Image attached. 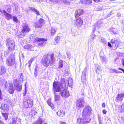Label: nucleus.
<instances>
[{
    "mask_svg": "<svg viewBox=\"0 0 124 124\" xmlns=\"http://www.w3.org/2000/svg\"><path fill=\"white\" fill-rule=\"evenodd\" d=\"M65 82L64 80H62L61 82L58 81H54L53 85V90L54 92H59L61 91V87L63 89H67L68 86L67 84L66 86Z\"/></svg>",
    "mask_w": 124,
    "mask_h": 124,
    "instance_id": "f257e3e1",
    "label": "nucleus"
},
{
    "mask_svg": "<svg viewBox=\"0 0 124 124\" xmlns=\"http://www.w3.org/2000/svg\"><path fill=\"white\" fill-rule=\"evenodd\" d=\"M44 55L41 61V63L44 66L47 67L48 66L50 63L53 62L54 60L55 57H54V54H51L50 55L47 54Z\"/></svg>",
    "mask_w": 124,
    "mask_h": 124,
    "instance_id": "f03ea898",
    "label": "nucleus"
},
{
    "mask_svg": "<svg viewBox=\"0 0 124 124\" xmlns=\"http://www.w3.org/2000/svg\"><path fill=\"white\" fill-rule=\"evenodd\" d=\"M6 43L9 51H13L15 49V42L11 38L7 39L6 41Z\"/></svg>",
    "mask_w": 124,
    "mask_h": 124,
    "instance_id": "7ed1b4c3",
    "label": "nucleus"
},
{
    "mask_svg": "<svg viewBox=\"0 0 124 124\" xmlns=\"http://www.w3.org/2000/svg\"><path fill=\"white\" fill-rule=\"evenodd\" d=\"M15 56L14 54H10L7 58L6 61L7 65L9 66H12L15 64Z\"/></svg>",
    "mask_w": 124,
    "mask_h": 124,
    "instance_id": "20e7f679",
    "label": "nucleus"
},
{
    "mask_svg": "<svg viewBox=\"0 0 124 124\" xmlns=\"http://www.w3.org/2000/svg\"><path fill=\"white\" fill-rule=\"evenodd\" d=\"M91 108L89 106L86 107L84 109L82 115L83 117H88L90 115L91 113Z\"/></svg>",
    "mask_w": 124,
    "mask_h": 124,
    "instance_id": "39448f33",
    "label": "nucleus"
},
{
    "mask_svg": "<svg viewBox=\"0 0 124 124\" xmlns=\"http://www.w3.org/2000/svg\"><path fill=\"white\" fill-rule=\"evenodd\" d=\"M85 101L83 97L80 98L77 100L76 102L77 108L78 109L84 107Z\"/></svg>",
    "mask_w": 124,
    "mask_h": 124,
    "instance_id": "423d86ee",
    "label": "nucleus"
},
{
    "mask_svg": "<svg viewBox=\"0 0 124 124\" xmlns=\"http://www.w3.org/2000/svg\"><path fill=\"white\" fill-rule=\"evenodd\" d=\"M84 118H83L82 119L80 118H78L77 122L80 124H84L85 123H89L91 120L89 117Z\"/></svg>",
    "mask_w": 124,
    "mask_h": 124,
    "instance_id": "0eeeda50",
    "label": "nucleus"
},
{
    "mask_svg": "<svg viewBox=\"0 0 124 124\" xmlns=\"http://www.w3.org/2000/svg\"><path fill=\"white\" fill-rule=\"evenodd\" d=\"M13 83L16 90L17 92L20 91L22 89V85L18 82L16 79L14 80Z\"/></svg>",
    "mask_w": 124,
    "mask_h": 124,
    "instance_id": "6e6552de",
    "label": "nucleus"
},
{
    "mask_svg": "<svg viewBox=\"0 0 124 124\" xmlns=\"http://www.w3.org/2000/svg\"><path fill=\"white\" fill-rule=\"evenodd\" d=\"M110 42L112 44V46H116L115 49H116L119 46L120 42L119 40L115 38L111 39Z\"/></svg>",
    "mask_w": 124,
    "mask_h": 124,
    "instance_id": "1a4fd4ad",
    "label": "nucleus"
},
{
    "mask_svg": "<svg viewBox=\"0 0 124 124\" xmlns=\"http://www.w3.org/2000/svg\"><path fill=\"white\" fill-rule=\"evenodd\" d=\"M33 104V101L32 100H28L26 101L25 102L24 106L26 108H31Z\"/></svg>",
    "mask_w": 124,
    "mask_h": 124,
    "instance_id": "9d476101",
    "label": "nucleus"
},
{
    "mask_svg": "<svg viewBox=\"0 0 124 124\" xmlns=\"http://www.w3.org/2000/svg\"><path fill=\"white\" fill-rule=\"evenodd\" d=\"M87 68L86 67L84 70L83 71L81 76V79L82 82H84L86 80V75L87 73Z\"/></svg>",
    "mask_w": 124,
    "mask_h": 124,
    "instance_id": "9b49d317",
    "label": "nucleus"
},
{
    "mask_svg": "<svg viewBox=\"0 0 124 124\" xmlns=\"http://www.w3.org/2000/svg\"><path fill=\"white\" fill-rule=\"evenodd\" d=\"M63 89V90H61L60 92V93L61 96L64 98L68 97L70 94L69 93V92Z\"/></svg>",
    "mask_w": 124,
    "mask_h": 124,
    "instance_id": "f8f14e48",
    "label": "nucleus"
},
{
    "mask_svg": "<svg viewBox=\"0 0 124 124\" xmlns=\"http://www.w3.org/2000/svg\"><path fill=\"white\" fill-rule=\"evenodd\" d=\"M30 31V29L28 25L25 23L23 24V29L21 31L23 33L26 34L27 32H28Z\"/></svg>",
    "mask_w": 124,
    "mask_h": 124,
    "instance_id": "ddd939ff",
    "label": "nucleus"
},
{
    "mask_svg": "<svg viewBox=\"0 0 124 124\" xmlns=\"http://www.w3.org/2000/svg\"><path fill=\"white\" fill-rule=\"evenodd\" d=\"M83 23V20L81 18L79 17L76 20L75 25L80 27L82 25Z\"/></svg>",
    "mask_w": 124,
    "mask_h": 124,
    "instance_id": "4468645a",
    "label": "nucleus"
},
{
    "mask_svg": "<svg viewBox=\"0 0 124 124\" xmlns=\"http://www.w3.org/2000/svg\"><path fill=\"white\" fill-rule=\"evenodd\" d=\"M47 40V39L45 38H36L35 40V42H39L41 41V42L38 43V45L42 46L43 45L45 41H46Z\"/></svg>",
    "mask_w": 124,
    "mask_h": 124,
    "instance_id": "2eb2a0df",
    "label": "nucleus"
},
{
    "mask_svg": "<svg viewBox=\"0 0 124 124\" xmlns=\"http://www.w3.org/2000/svg\"><path fill=\"white\" fill-rule=\"evenodd\" d=\"M124 93H119L118 94L116 97V100L118 102L122 100L124 98Z\"/></svg>",
    "mask_w": 124,
    "mask_h": 124,
    "instance_id": "dca6fc26",
    "label": "nucleus"
},
{
    "mask_svg": "<svg viewBox=\"0 0 124 124\" xmlns=\"http://www.w3.org/2000/svg\"><path fill=\"white\" fill-rule=\"evenodd\" d=\"M64 80L65 82V83L66 84V86L67 84H68V87L69 86L70 87H72L73 84V80L72 78H69V79L67 81H65L64 79H62V80Z\"/></svg>",
    "mask_w": 124,
    "mask_h": 124,
    "instance_id": "f3484780",
    "label": "nucleus"
},
{
    "mask_svg": "<svg viewBox=\"0 0 124 124\" xmlns=\"http://www.w3.org/2000/svg\"><path fill=\"white\" fill-rule=\"evenodd\" d=\"M21 120L18 117L14 118L12 119V124H19Z\"/></svg>",
    "mask_w": 124,
    "mask_h": 124,
    "instance_id": "a211bd4d",
    "label": "nucleus"
},
{
    "mask_svg": "<svg viewBox=\"0 0 124 124\" xmlns=\"http://www.w3.org/2000/svg\"><path fill=\"white\" fill-rule=\"evenodd\" d=\"M1 109L4 110L5 112H8L9 110V108L8 106L6 104H2L0 107Z\"/></svg>",
    "mask_w": 124,
    "mask_h": 124,
    "instance_id": "6ab92c4d",
    "label": "nucleus"
},
{
    "mask_svg": "<svg viewBox=\"0 0 124 124\" xmlns=\"http://www.w3.org/2000/svg\"><path fill=\"white\" fill-rule=\"evenodd\" d=\"M84 12L83 10L82 9H79L76 10L75 12V16L76 18L82 15Z\"/></svg>",
    "mask_w": 124,
    "mask_h": 124,
    "instance_id": "aec40b11",
    "label": "nucleus"
},
{
    "mask_svg": "<svg viewBox=\"0 0 124 124\" xmlns=\"http://www.w3.org/2000/svg\"><path fill=\"white\" fill-rule=\"evenodd\" d=\"M10 85V86L8 88V92L10 94H13L14 93L15 91V88L13 87V85L12 84H11Z\"/></svg>",
    "mask_w": 124,
    "mask_h": 124,
    "instance_id": "412c9836",
    "label": "nucleus"
},
{
    "mask_svg": "<svg viewBox=\"0 0 124 124\" xmlns=\"http://www.w3.org/2000/svg\"><path fill=\"white\" fill-rule=\"evenodd\" d=\"M80 1L82 3L89 5H91L92 3V0H81Z\"/></svg>",
    "mask_w": 124,
    "mask_h": 124,
    "instance_id": "4be33fe9",
    "label": "nucleus"
},
{
    "mask_svg": "<svg viewBox=\"0 0 124 124\" xmlns=\"http://www.w3.org/2000/svg\"><path fill=\"white\" fill-rule=\"evenodd\" d=\"M54 100L55 101H57L59 100L60 99V92L59 93H56V92H54Z\"/></svg>",
    "mask_w": 124,
    "mask_h": 124,
    "instance_id": "5701e85b",
    "label": "nucleus"
},
{
    "mask_svg": "<svg viewBox=\"0 0 124 124\" xmlns=\"http://www.w3.org/2000/svg\"><path fill=\"white\" fill-rule=\"evenodd\" d=\"M6 70L3 66H0V75H3L6 73Z\"/></svg>",
    "mask_w": 124,
    "mask_h": 124,
    "instance_id": "b1692460",
    "label": "nucleus"
},
{
    "mask_svg": "<svg viewBox=\"0 0 124 124\" xmlns=\"http://www.w3.org/2000/svg\"><path fill=\"white\" fill-rule=\"evenodd\" d=\"M29 9L32 10L34 13L37 15H40V14L39 11L33 7H29Z\"/></svg>",
    "mask_w": 124,
    "mask_h": 124,
    "instance_id": "393cba45",
    "label": "nucleus"
},
{
    "mask_svg": "<svg viewBox=\"0 0 124 124\" xmlns=\"http://www.w3.org/2000/svg\"><path fill=\"white\" fill-rule=\"evenodd\" d=\"M57 115L59 117H62L64 116L65 114L64 111L61 110L57 112Z\"/></svg>",
    "mask_w": 124,
    "mask_h": 124,
    "instance_id": "a878e982",
    "label": "nucleus"
},
{
    "mask_svg": "<svg viewBox=\"0 0 124 124\" xmlns=\"http://www.w3.org/2000/svg\"><path fill=\"white\" fill-rule=\"evenodd\" d=\"M108 31H109L112 32L113 34L115 35H116L118 31L117 30V29L115 28H110L108 29Z\"/></svg>",
    "mask_w": 124,
    "mask_h": 124,
    "instance_id": "bb28decb",
    "label": "nucleus"
},
{
    "mask_svg": "<svg viewBox=\"0 0 124 124\" xmlns=\"http://www.w3.org/2000/svg\"><path fill=\"white\" fill-rule=\"evenodd\" d=\"M33 47V46L30 44L26 45L23 46V47L24 49L30 50H31V49Z\"/></svg>",
    "mask_w": 124,
    "mask_h": 124,
    "instance_id": "cd10ccee",
    "label": "nucleus"
},
{
    "mask_svg": "<svg viewBox=\"0 0 124 124\" xmlns=\"http://www.w3.org/2000/svg\"><path fill=\"white\" fill-rule=\"evenodd\" d=\"M96 73H101V69L100 67L98 65H96Z\"/></svg>",
    "mask_w": 124,
    "mask_h": 124,
    "instance_id": "c85d7f7f",
    "label": "nucleus"
},
{
    "mask_svg": "<svg viewBox=\"0 0 124 124\" xmlns=\"http://www.w3.org/2000/svg\"><path fill=\"white\" fill-rule=\"evenodd\" d=\"M42 119L41 118H39L38 120L36 122L33 123V124H42Z\"/></svg>",
    "mask_w": 124,
    "mask_h": 124,
    "instance_id": "c756f323",
    "label": "nucleus"
},
{
    "mask_svg": "<svg viewBox=\"0 0 124 124\" xmlns=\"http://www.w3.org/2000/svg\"><path fill=\"white\" fill-rule=\"evenodd\" d=\"M47 102L48 105L52 109L54 108V105L53 104L51 103V101L50 100H48L47 101Z\"/></svg>",
    "mask_w": 124,
    "mask_h": 124,
    "instance_id": "7c9ffc66",
    "label": "nucleus"
},
{
    "mask_svg": "<svg viewBox=\"0 0 124 124\" xmlns=\"http://www.w3.org/2000/svg\"><path fill=\"white\" fill-rule=\"evenodd\" d=\"M8 114H9L7 113H2V115L4 117V119L6 120H7L8 119Z\"/></svg>",
    "mask_w": 124,
    "mask_h": 124,
    "instance_id": "2f4dec72",
    "label": "nucleus"
},
{
    "mask_svg": "<svg viewBox=\"0 0 124 124\" xmlns=\"http://www.w3.org/2000/svg\"><path fill=\"white\" fill-rule=\"evenodd\" d=\"M63 62V61L62 60H60L59 61L58 66L59 68H61L62 67Z\"/></svg>",
    "mask_w": 124,
    "mask_h": 124,
    "instance_id": "473e14b6",
    "label": "nucleus"
},
{
    "mask_svg": "<svg viewBox=\"0 0 124 124\" xmlns=\"http://www.w3.org/2000/svg\"><path fill=\"white\" fill-rule=\"evenodd\" d=\"M51 30L52 35L53 36L55 34L56 30H55L54 28L51 27Z\"/></svg>",
    "mask_w": 124,
    "mask_h": 124,
    "instance_id": "72a5a7b5",
    "label": "nucleus"
},
{
    "mask_svg": "<svg viewBox=\"0 0 124 124\" xmlns=\"http://www.w3.org/2000/svg\"><path fill=\"white\" fill-rule=\"evenodd\" d=\"M35 26L36 28H41L42 27V24H41L39 22L36 23Z\"/></svg>",
    "mask_w": 124,
    "mask_h": 124,
    "instance_id": "f704fd0d",
    "label": "nucleus"
},
{
    "mask_svg": "<svg viewBox=\"0 0 124 124\" xmlns=\"http://www.w3.org/2000/svg\"><path fill=\"white\" fill-rule=\"evenodd\" d=\"M12 83H10L8 81L6 82L5 84V88H7L8 87H10V85Z\"/></svg>",
    "mask_w": 124,
    "mask_h": 124,
    "instance_id": "c9c22d12",
    "label": "nucleus"
},
{
    "mask_svg": "<svg viewBox=\"0 0 124 124\" xmlns=\"http://www.w3.org/2000/svg\"><path fill=\"white\" fill-rule=\"evenodd\" d=\"M59 40L60 37L59 36H57L55 37L54 39V40L56 42V43H58L59 42Z\"/></svg>",
    "mask_w": 124,
    "mask_h": 124,
    "instance_id": "e433bc0d",
    "label": "nucleus"
},
{
    "mask_svg": "<svg viewBox=\"0 0 124 124\" xmlns=\"http://www.w3.org/2000/svg\"><path fill=\"white\" fill-rule=\"evenodd\" d=\"M45 21L42 18H40L39 20V23L41 24H42V25L45 23Z\"/></svg>",
    "mask_w": 124,
    "mask_h": 124,
    "instance_id": "4c0bfd02",
    "label": "nucleus"
},
{
    "mask_svg": "<svg viewBox=\"0 0 124 124\" xmlns=\"http://www.w3.org/2000/svg\"><path fill=\"white\" fill-rule=\"evenodd\" d=\"M100 39H101L100 41L101 42L104 44L106 43V41L104 38L103 37H101Z\"/></svg>",
    "mask_w": 124,
    "mask_h": 124,
    "instance_id": "58836bf2",
    "label": "nucleus"
},
{
    "mask_svg": "<svg viewBox=\"0 0 124 124\" xmlns=\"http://www.w3.org/2000/svg\"><path fill=\"white\" fill-rule=\"evenodd\" d=\"M19 81L21 82L22 81L23 79V73H21V75L20 76V77L19 78Z\"/></svg>",
    "mask_w": 124,
    "mask_h": 124,
    "instance_id": "ea45409f",
    "label": "nucleus"
},
{
    "mask_svg": "<svg viewBox=\"0 0 124 124\" xmlns=\"http://www.w3.org/2000/svg\"><path fill=\"white\" fill-rule=\"evenodd\" d=\"M13 21L16 23H17L18 22V19L16 16H14L13 18Z\"/></svg>",
    "mask_w": 124,
    "mask_h": 124,
    "instance_id": "a19ab883",
    "label": "nucleus"
},
{
    "mask_svg": "<svg viewBox=\"0 0 124 124\" xmlns=\"http://www.w3.org/2000/svg\"><path fill=\"white\" fill-rule=\"evenodd\" d=\"M117 107H118V108H119L120 107V109H122L121 110H120L121 111H122V110L124 109V104H122V105H119Z\"/></svg>",
    "mask_w": 124,
    "mask_h": 124,
    "instance_id": "79ce46f5",
    "label": "nucleus"
},
{
    "mask_svg": "<svg viewBox=\"0 0 124 124\" xmlns=\"http://www.w3.org/2000/svg\"><path fill=\"white\" fill-rule=\"evenodd\" d=\"M66 54L67 55V57L68 58L70 59L71 58V56L70 52L67 51Z\"/></svg>",
    "mask_w": 124,
    "mask_h": 124,
    "instance_id": "37998d69",
    "label": "nucleus"
},
{
    "mask_svg": "<svg viewBox=\"0 0 124 124\" xmlns=\"http://www.w3.org/2000/svg\"><path fill=\"white\" fill-rule=\"evenodd\" d=\"M97 28H96V24L95 25H93V31L94 32V31L96 30H97Z\"/></svg>",
    "mask_w": 124,
    "mask_h": 124,
    "instance_id": "c03bdc74",
    "label": "nucleus"
},
{
    "mask_svg": "<svg viewBox=\"0 0 124 124\" xmlns=\"http://www.w3.org/2000/svg\"><path fill=\"white\" fill-rule=\"evenodd\" d=\"M60 1H62L63 3L66 4H68L69 3L66 0H61Z\"/></svg>",
    "mask_w": 124,
    "mask_h": 124,
    "instance_id": "a18cd8bd",
    "label": "nucleus"
},
{
    "mask_svg": "<svg viewBox=\"0 0 124 124\" xmlns=\"http://www.w3.org/2000/svg\"><path fill=\"white\" fill-rule=\"evenodd\" d=\"M98 120L99 124H102L101 118L100 116L98 117Z\"/></svg>",
    "mask_w": 124,
    "mask_h": 124,
    "instance_id": "49530a36",
    "label": "nucleus"
},
{
    "mask_svg": "<svg viewBox=\"0 0 124 124\" xmlns=\"http://www.w3.org/2000/svg\"><path fill=\"white\" fill-rule=\"evenodd\" d=\"M3 96L2 95L1 91V90H0V101L2 99Z\"/></svg>",
    "mask_w": 124,
    "mask_h": 124,
    "instance_id": "de8ad7c7",
    "label": "nucleus"
},
{
    "mask_svg": "<svg viewBox=\"0 0 124 124\" xmlns=\"http://www.w3.org/2000/svg\"><path fill=\"white\" fill-rule=\"evenodd\" d=\"M101 27L100 25V23L99 24L98 23L97 24H96V28L97 29H98V30L99 29V28H100Z\"/></svg>",
    "mask_w": 124,
    "mask_h": 124,
    "instance_id": "09e8293b",
    "label": "nucleus"
},
{
    "mask_svg": "<svg viewBox=\"0 0 124 124\" xmlns=\"http://www.w3.org/2000/svg\"><path fill=\"white\" fill-rule=\"evenodd\" d=\"M96 36L94 34L92 36L91 38V39H92V41H93V39H94L95 37Z\"/></svg>",
    "mask_w": 124,
    "mask_h": 124,
    "instance_id": "8fccbe9b",
    "label": "nucleus"
},
{
    "mask_svg": "<svg viewBox=\"0 0 124 124\" xmlns=\"http://www.w3.org/2000/svg\"><path fill=\"white\" fill-rule=\"evenodd\" d=\"M35 69L34 70V71H38V66L37 65H36V66H35Z\"/></svg>",
    "mask_w": 124,
    "mask_h": 124,
    "instance_id": "3c124183",
    "label": "nucleus"
},
{
    "mask_svg": "<svg viewBox=\"0 0 124 124\" xmlns=\"http://www.w3.org/2000/svg\"><path fill=\"white\" fill-rule=\"evenodd\" d=\"M116 70L115 69H112L110 70V72H115Z\"/></svg>",
    "mask_w": 124,
    "mask_h": 124,
    "instance_id": "603ef678",
    "label": "nucleus"
},
{
    "mask_svg": "<svg viewBox=\"0 0 124 124\" xmlns=\"http://www.w3.org/2000/svg\"><path fill=\"white\" fill-rule=\"evenodd\" d=\"M7 11L9 13H10L11 12V9L10 8H8L7 9Z\"/></svg>",
    "mask_w": 124,
    "mask_h": 124,
    "instance_id": "864d4df0",
    "label": "nucleus"
},
{
    "mask_svg": "<svg viewBox=\"0 0 124 124\" xmlns=\"http://www.w3.org/2000/svg\"><path fill=\"white\" fill-rule=\"evenodd\" d=\"M25 91L24 93L23 94V96H25L26 94V87H25Z\"/></svg>",
    "mask_w": 124,
    "mask_h": 124,
    "instance_id": "5fc2aeb1",
    "label": "nucleus"
},
{
    "mask_svg": "<svg viewBox=\"0 0 124 124\" xmlns=\"http://www.w3.org/2000/svg\"><path fill=\"white\" fill-rule=\"evenodd\" d=\"M108 46L109 47H112V45L109 42H108Z\"/></svg>",
    "mask_w": 124,
    "mask_h": 124,
    "instance_id": "6e6d98bb",
    "label": "nucleus"
},
{
    "mask_svg": "<svg viewBox=\"0 0 124 124\" xmlns=\"http://www.w3.org/2000/svg\"><path fill=\"white\" fill-rule=\"evenodd\" d=\"M23 103L24 104L25 102L27 101H26V98L24 97L23 99Z\"/></svg>",
    "mask_w": 124,
    "mask_h": 124,
    "instance_id": "4d7b16f0",
    "label": "nucleus"
},
{
    "mask_svg": "<svg viewBox=\"0 0 124 124\" xmlns=\"http://www.w3.org/2000/svg\"><path fill=\"white\" fill-rule=\"evenodd\" d=\"M102 112L103 114H105L106 113L107 111L105 109H103L102 111Z\"/></svg>",
    "mask_w": 124,
    "mask_h": 124,
    "instance_id": "13d9d810",
    "label": "nucleus"
},
{
    "mask_svg": "<svg viewBox=\"0 0 124 124\" xmlns=\"http://www.w3.org/2000/svg\"><path fill=\"white\" fill-rule=\"evenodd\" d=\"M118 69L122 71L124 73V69L121 68H118Z\"/></svg>",
    "mask_w": 124,
    "mask_h": 124,
    "instance_id": "bf43d9fd",
    "label": "nucleus"
},
{
    "mask_svg": "<svg viewBox=\"0 0 124 124\" xmlns=\"http://www.w3.org/2000/svg\"><path fill=\"white\" fill-rule=\"evenodd\" d=\"M38 71H35L34 72V76L35 77H36L37 76V73Z\"/></svg>",
    "mask_w": 124,
    "mask_h": 124,
    "instance_id": "052dcab7",
    "label": "nucleus"
},
{
    "mask_svg": "<svg viewBox=\"0 0 124 124\" xmlns=\"http://www.w3.org/2000/svg\"><path fill=\"white\" fill-rule=\"evenodd\" d=\"M115 73L117 74L119 73H122V72L121 71H118L117 70H116Z\"/></svg>",
    "mask_w": 124,
    "mask_h": 124,
    "instance_id": "680f3d73",
    "label": "nucleus"
},
{
    "mask_svg": "<svg viewBox=\"0 0 124 124\" xmlns=\"http://www.w3.org/2000/svg\"><path fill=\"white\" fill-rule=\"evenodd\" d=\"M122 64L124 66V58H122Z\"/></svg>",
    "mask_w": 124,
    "mask_h": 124,
    "instance_id": "e2e57ef3",
    "label": "nucleus"
},
{
    "mask_svg": "<svg viewBox=\"0 0 124 124\" xmlns=\"http://www.w3.org/2000/svg\"><path fill=\"white\" fill-rule=\"evenodd\" d=\"M102 106L103 107H105V103H103L102 104Z\"/></svg>",
    "mask_w": 124,
    "mask_h": 124,
    "instance_id": "0e129e2a",
    "label": "nucleus"
},
{
    "mask_svg": "<svg viewBox=\"0 0 124 124\" xmlns=\"http://www.w3.org/2000/svg\"><path fill=\"white\" fill-rule=\"evenodd\" d=\"M0 124H5L4 122L0 120Z\"/></svg>",
    "mask_w": 124,
    "mask_h": 124,
    "instance_id": "69168bd1",
    "label": "nucleus"
},
{
    "mask_svg": "<svg viewBox=\"0 0 124 124\" xmlns=\"http://www.w3.org/2000/svg\"><path fill=\"white\" fill-rule=\"evenodd\" d=\"M60 124H66V123L65 122H61L60 123Z\"/></svg>",
    "mask_w": 124,
    "mask_h": 124,
    "instance_id": "338daca9",
    "label": "nucleus"
},
{
    "mask_svg": "<svg viewBox=\"0 0 124 124\" xmlns=\"http://www.w3.org/2000/svg\"><path fill=\"white\" fill-rule=\"evenodd\" d=\"M32 62L30 60L28 62V64H31Z\"/></svg>",
    "mask_w": 124,
    "mask_h": 124,
    "instance_id": "774afa93",
    "label": "nucleus"
}]
</instances>
